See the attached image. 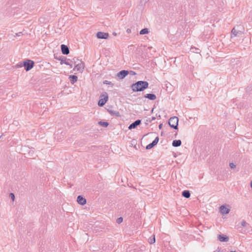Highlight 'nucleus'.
Masks as SVG:
<instances>
[{"label": "nucleus", "mask_w": 252, "mask_h": 252, "mask_svg": "<svg viewBox=\"0 0 252 252\" xmlns=\"http://www.w3.org/2000/svg\"><path fill=\"white\" fill-rule=\"evenodd\" d=\"M149 83L146 81H138L132 84L130 88L133 92H143L149 87Z\"/></svg>", "instance_id": "1"}, {"label": "nucleus", "mask_w": 252, "mask_h": 252, "mask_svg": "<svg viewBox=\"0 0 252 252\" xmlns=\"http://www.w3.org/2000/svg\"><path fill=\"white\" fill-rule=\"evenodd\" d=\"M34 63L33 61L27 59L23 62V63H21L20 64L17 65L18 67L24 66L25 69L27 71L30 70L34 65Z\"/></svg>", "instance_id": "2"}, {"label": "nucleus", "mask_w": 252, "mask_h": 252, "mask_svg": "<svg viewBox=\"0 0 252 252\" xmlns=\"http://www.w3.org/2000/svg\"><path fill=\"white\" fill-rule=\"evenodd\" d=\"M250 227L249 224L244 220L241 222V226H239L238 229L239 231L244 234H247L250 232L249 229Z\"/></svg>", "instance_id": "3"}, {"label": "nucleus", "mask_w": 252, "mask_h": 252, "mask_svg": "<svg viewBox=\"0 0 252 252\" xmlns=\"http://www.w3.org/2000/svg\"><path fill=\"white\" fill-rule=\"evenodd\" d=\"M244 31V28L242 26L237 25L232 29L231 33L234 36H237L241 35L243 32Z\"/></svg>", "instance_id": "4"}, {"label": "nucleus", "mask_w": 252, "mask_h": 252, "mask_svg": "<svg viewBox=\"0 0 252 252\" xmlns=\"http://www.w3.org/2000/svg\"><path fill=\"white\" fill-rule=\"evenodd\" d=\"M179 119L177 117L174 116L171 117L168 121L169 126L175 129H178Z\"/></svg>", "instance_id": "5"}, {"label": "nucleus", "mask_w": 252, "mask_h": 252, "mask_svg": "<svg viewBox=\"0 0 252 252\" xmlns=\"http://www.w3.org/2000/svg\"><path fill=\"white\" fill-rule=\"evenodd\" d=\"M108 99V94L106 92L103 93L100 95V99L98 101V105L99 106H103L106 103Z\"/></svg>", "instance_id": "6"}, {"label": "nucleus", "mask_w": 252, "mask_h": 252, "mask_svg": "<svg viewBox=\"0 0 252 252\" xmlns=\"http://www.w3.org/2000/svg\"><path fill=\"white\" fill-rule=\"evenodd\" d=\"M56 59L61 61L60 63L61 64L64 63L66 65H69L71 68L72 67V64H70L68 62V61L69 60V59H67L65 57L61 56L59 57V58H56Z\"/></svg>", "instance_id": "7"}, {"label": "nucleus", "mask_w": 252, "mask_h": 252, "mask_svg": "<svg viewBox=\"0 0 252 252\" xmlns=\"http://www.w3.org/2000/svg\"><path fill=\"white\" fill-rule=\"evenodd\" d=\"M128 71L123 70L117 74V77L120 79H123L128 75Z\"/></svg>", "instance_id": "8"}, {"label": "nucleus", "mask_w": 252, "mask_h": 252, "mask_svg": "<svg viewBox=\"0 0 252 252\" xmlns=\"http://www.w3.org/2000/svg\"><path fill=\"white\" fill-rule=\"evenodd\" d=\"M96 37L99 39H107L109 37V34L107 32H99L96 33Z\"/></svg>", "instance_id": "9"}, {"label": "nucleus", "mask_w": 252, "mask_h": 252, "mask_svg": "<svg viewBox=\"0 0 252 252\" xmlns=\"http://www.w3.org/2000/svg\"><path fill=\"white\" fill-rule=\"evenodd\" d=\"M220 211L222 215H224L229 213L230 209L227 207L226 205H222L220 207Z\"/></svg>", "instance_id": "10"}, {"label": "nucleus", "mask_w": 252, "mask_h": 252, "mask_svg": "<svg viewBox=\"0 0 252 252\" xmlns=\"http://www.w3.org/2000/svg\"><path fill=\"white\" fill-rule=\"evenodd\" d=\"M141 121L140 120H137L129 126L128 129H132L135 128L138 126L140 125L141 124Z\"/></svg>", "instance_id": "11"}, {"label": "nucleus", "mask_w": 252, "mask_h": 252, "mask_svg": "<svg viewBox=\"0 0 252 252\" xmlns=\"http://www.w3.org/2000/svg\"><path fill=\"white\" fill-rule=\"evenodd\" d=\"M61 48L63 54L68 55L69 53V49L67 46L64 44H62Z\"/></svg>", "instance_id": "12"}, {"label": "nucleus", "mask_w": 252, "mask_h": 252, "mask_svg": "<svg viewBox=\"0 0 252 252\" xmlns=\"http://www.w3.org/2000/svg\"><path fill=\"white\" fill-rule=\"evenodd\" d=\"M84 68V64L82 62H81L80 63H78L77 65H76L74 67L73 70L79 71L80 72H82L83 71Z\"/></svg>", "instance_id": "13"}, {"label": "nucleus", "mask_w": 252, "mask_h": 252, "mask_svg": "<svg viewBox=\"0 0 252 252\" xmlns=\"http://www.w3.org/2000/svg\"><path fill=\"white\" fill-rule=\"evenodd\" d=\"M77 202L82 205H84L86 204V199L82 195H79L77 198Z\"/></svg>", "instance_id": "14"}, {"label": "nucleus", "mask_w": 252, "mask_h": 252, "mask_svg": "<svg viewBox=\"0 0 252 252\" xmlns=\"http://www.w3.org/2000/svg\"><path fill=\"white\" fill-rule=\"evenodd\" d=\"M144 97L148 98L149 99L151 100H154L156 99L157 96L154 94H147L144 95Z\"/></svg>", "instance_id": "15"}, {"label": "nucleus", "mask_w": 252, "mask_h": 252, "mask_svg": "<svg viewBox=\"0 0 252 252\" xmlns=\"http://www.w3.org/2000/svg\"><path fill=\"white\" fill-rule=\"evenodd\" d=\"M108 111L111 116H116L118 117H121L120 113H119V112L117 111L108 110Z\"/></svg>", "instance_id": "16"}, {"label": "nucleus", "mask_w": 252, "mask_h": 252, "mask_svg": "<svg viewBox=\"0 0 252 252\" xmlns=\"http://www.w3.org/2000/svg\"><path fill=\"white\" fill-rule=\"evenodd\" d=\"M172 146L175 147H179L182 144V142L180 140H174L172 142Z\"/></svg>", "instance_id": "17"}, {"label": "nucleus", "mask_w": 252, "mask_h": 252, "mask_svg": "<svg viewBox=\"0 0 252 252\" xmlns=\"http://www.w3.org/2000/svg\"><path fill=\"white\" fill-rule=\"evenodd\" d=\"M70 81L71 84H73L77 82L78 77L76 75H70L69 76Z\"/></svg>", "instance_id": "18"}, {"label": "nucleus", "mask_w": 252, "mask_h": 252, "mask_svg": "<svg viewBox=\"0 0 252 252\" xmlns=\"http://www.w3.org/2000/svg\"><path fill=\"white\" fill-rule=\"evenodd\" d=\"M182 195L183 197L188 198L190 196V191L188 190H185L182 192Z\"/></svg>", "instance_id": "19"}, {"label": "nucleus", "mask_w": 252, "mask_h": 252, "mask_svg": "<svg viewBox=\"0 0 252 252\" xmlns=\"http://www.w3.org/2000/svg\"><path fill=\"white\" fill-rule=\"evenodd\" d=\"M190 51L193 53H199L200 50L198 48H195V47H191L190 48Z\"/></svg>", "instance_id": "20"}, {"label": "nucleus", "mask_w": 252, "mask_h": 252, "mask_svg": "<svg viewBox=\"0 0 252 252\" xmlns=\"http://www.w3.org/2000/svg\"><path fill=\"white\" fill-rule=\"evenodd\" d=\"M98 124L101 126L105 127H107L108 126V125H109V123L108 122H106L99 121L98 122Z\"/></svg>", "instance_id": "21"}, {"label": "nucleus", "mask_w": 252, "mask_h": 252, "mask_svg": "<svg viewBox=\"0 0 252 252\" xmlns=\"http://www.w3.org/2000/svg\"><path fill=\"white\" fill-rule=\"evenodd\" d=\"M149 32L148 29L147 28L143 29L140 31V34H145L148 33Z\"/></svg>", "instance_id": "22"}, {"label": "nucleus", "mask_w": 252, "mask_h": 252, "mask_svg": "<svg viewBox=\"0 0 252 252\" xmlns=\"http://www.w3.org/2000/svg\"><path fill=\"white\" fill-rule=\"evenodd\" d=\"M220 242H227L229 240V237H218Z\"/></svg>", "instance_id": "23"}, {"label": "nucleus", "mask_w": 252, "mask_h": 252, "mask_svg": "<svg viewBox=\"0 0 252 252\" xmlns=\"http://www.w3.org/2000/svg\"><path fill=\"white\" fill-rule=\"evenodd\" d=\"M148 241L150 244L155 243L156 242L155 237H149Z\"/></svg>", "instance_id": "24"}, {"label": "nucleus", "mask_w": 252, "mask_h": 252, "mask_svg": "<svg viewBox=\"0 0 252 252\" xmlns=\"http://www.w3.org/2000/svg\"><path fill=\"white\" fill-rule=\"evenodd\" d=\"M103 84H107V85H111L112 86H113L114 85V84L111 82L108 81V80L104 81Z\"/></svg>", "instance_id": "25"}, {"label": "nucleus", "mask_w": 252, "mask_h": 252, "mask_svg": "<svg viewBox=\"0 0 252 252\" xmlns=\"http://www.w3.org/2000/svg\"><path fill=\"white\" fill-rule=\"evenodd\" d=\"M154 146L153 145H152V143L147 145L146 149L147 150H149L153 148Z\"/></svg>", "instance_id": "26"}, {"label": "nucleus", "mask_w": 252, "mask_h": 252, "mask_svg": "<svg viewBox=\"0 0 252 252\" xmlns=\"http://www.w3.org/2000/svg\"><path fill=\"white\" fill-rule=\"evenodd\" d=\"M123 220V218H122V217H120V218H118V219H117L116 222H117V223H118V224H120V223H121V222H122Z\"/></svg>", "instance_id": "27"}, {"label": "nucleus", "mask_w": 252, "mask_h": 252, "mask_svg": "<svg viewBox=\"0 0 252 252\" xmlns=\"http://www.w3.org/2000/svg\"><path fill=\"white\" fill-rule=\"evenodd\" d=\"M229 166L231 168L234 169L236 167V165L234 163H230Z\"/></svg>", "instance_id": "28"}, {"label": "nucleus", "mask_w": 252, "mask_h": 252, "mask_svg": "<svg viewBox=\"0 0 252 252\" xmlns=\"http://www.w3.org/2000/svg\"><path fill=\"white\" fill-rule=\"evenodd\" d=\"M9 196L11 197V198L12 199V200L13 201L14 200V199H15V195H14V194L13 193H10L9 194Z\"/></svg>", "instance_id": "29"}, {"label": "nucleus", "mask_w": 252, "mask_h": 252, "mask_svg": "<svg viewBox=\"0 0 252 252\" xmlns=\"http://www.w3.org/2000/svg\"><path fill=\"white\" fill-rule=\"evenodd\" d=\"M129 73L131 75H134L136 74L135 72L132 70L130 71Z\"/></svg>", "instance_id": "30"}, {"label": "nucleus", "mask_w": 252, "mask_h": 252, "mask_svg": "<svg viewBox=\"0 0 252 252\" xmlns=\"http://www.w3.org/2000/svg\"><path fill=\"white\" fill-rule=\"evenodd\" d=\"M158 140H159V138H158V137L157 136V137H156V138L154 139V141L156 142V143H158Z\"/></svg>", "instance_id": "31"}, {"label": "nucleus", "mask_w": 252, "mask_h": 252, "mask_svg": "<svg viewBox=\"0 0 252 252\" xmlns=\"http://www.w3.org/2000/svg\"><path fill=\"white\" fill-rule=\"evenodd\" d=\"M126 32L127 33H130L131 32V30L130 29H127Z\"/></svg>", "instance_id": "32"}, {"label": "nucleus", "mask_w": 252, "mask_h": 252, "mask_svg": "<svg viewBox=\"0 0 252 252\" xmlns=\"http://www.w3.org/2000/svg\"><path fill=\"white\" fill-rule=\"evenodd\" d=\"M152 145H154V146H156L157 144V143H156V141L154 140L152 142Z\"/></svg>", "instance_id": "33"}, {"label": "nucleus", "mask_w": 252, "mask_h": 252, "mask_svg": "<svg viewBox=\"0 0 252 252\" xmlns=\"http://www.w3.org/2000/svg\"><path fill=\"white\" fill-rule=\"evenodd\" d=\"M220 250H221V249H220V248L219 247H218V248H217V249L216 250V251H215L214 252H220Z\"/></svg>", "instance_id": "34"}, {"label": "nucleus", "mask_w": 252, "mask_h": 252, "mask_svg": "<svg viewBox=\"0 0 252 252\" xmlns=\"http://www.w3.org/2000/svg\"><path fill=\"white\" fill-rule=\"evenodd\" d=\"M162 127V124H159V125L158 126V128L159 129H161Z\"/></svg>", "instance_id": "35"}, {"label": "nucleus", "mask_w": 252, "mask_h": 252, "mask_svg": "<svg viewBox=\"0 0 252 252\" xmlns=\"http://www.w3.org/2000/svg\"><path fill=\"white\" fill-rule=\"evenodd\" d=\"M218 236H223V237H224V236H226V235H224V234H219L218 235Z\"/></svg>", "instance_id": "36"}, {"label": "nucleus", "mask_w": 252, "mask_h": 252, "mask_svg": "<svg viewBox=\"0 0 252 252\" xmlns=\"http://www.w3.org/2000/svg\"><path fill=\"white\" fill-rule=\"evenodd\" d=\"M21 34H22V32H20L18 33H17V34L18 36H20Z\"/></svg>", "instance_id": "37"}, {"label": "nucleus", "mask_w": 252, "mask_h": 252, "mask_svg": "<svg viewBox=\"0 0 252 252\" xmlns=\"http://www.w3.org/2000/svg\"><path fill=\"white\" fill-rule=\"evenodd\" d=\"M155 117H152V121L155 120Z\"/></svg>", "instance_id": "38"}, {"label": "nucleus", "mask_w": 252, "mask_h": 252, "mask_svg": "<svg viewBox=\"0 0 252 252\" xmlns=\"http://www.w3.org/2000/svg\"><path fill=\"white\" fill-rule=\"evenodd\" d=\"M251 187L252 188V181L251 182Z\"/></svg>", "instance_id": "39"}, {"label": "nucleus", "mask_w": 252, "mask_h": 252, "mask_svg": "<svg viewBox=\"0 0 252 252\" xmlns=\"http://www.w3.org/2000/svg\"><path fill=\"white\" fill-rule=\"evenodd\" d=\"M230 252H236V251H230Z\"/></svg>", "instance_id": "40"}, {"label": "nucleus", "mask_w": 252, "mask_h": 252, "mask_svg": "<svg viewBox=\"0 0 252 252\" xmlns=\"http://www.w3.org/2000/svg\"><path fill=\"white\" fill-rule=\"evenodd\" d=\"M1 137V136H0V138Z\"/></svg>", "instance_id": "41"}]
</instances>
